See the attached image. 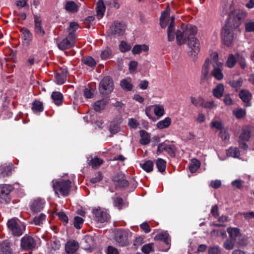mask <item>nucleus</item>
<instances>
[{
    "instance_id": "1",
    "label": "nucleus",
    "mask_w": 254,
    "mask_h": 254,
    "mask_svg": "<svg viewBox=\"0 0 254 254\" xmlns=\"http://www.w3.org/2000/svg\"><path fill=\"white\" fill-rule=\"evenodd\" d=\"M197 32V28L195 26L188 25L186 26L182 25L181 30H178L177 32L175 31V17H171V21L167 29L168 40L170 42L173 41L176 37L177 43L178 45H182L186 43L187 41L192 36H194Z\"/></svg>"
},
{
    "instance_id": "2",
    "label": "nucleus",
    "mask_w": 254,
    "mask_h": 254,
    "mask_svg": "<svg viewBox=\"0 0 254 254\" xmlns=\"http://www.w3.org/2000/svg\"><path fill=\"white\" fill-rule=\"evenodd\" d=\"M71 182L69 180H53L52 185L55 194L58 196V192L64 196L68 195L70 188Z\"/></svg>"
},
{
    "instance_id": "3",
    "label": "nucleus",
    "mask_w": 254,
    "mask_h": 254,
    "mask_svg": "<svg viewBox=\"0 0 254 254\" xmlns=\"http://www.w3.org/2000/svg\"><path fill=\"white\" fill-rule=\"evenodd\" d=\"M9 231L15 237L21 236L26 229L25 224L18 219H11L7 222Z\"/></svg>"
},
{
    "instance_id": "4",
    "label": "nucleus",
    "mask_w": 254,
    "mask_h": 254,
    "mask_svg": "<svg viewBox=\"0 0 254 254\" xmlns=\"http://www.w3.org/2000/svg\"><path fill=\"white\" fill-rule=\"evenodd\" d=\"M248 15V13L242 9H235L229 14V22L228 23L234 28L239 27L242 23V21Z\"/></svg>"
},
{
    "instance_id": "5",
    "label": "nucleus",
    "mask_w": 254,
    "mask_h": 254,
    "mask_svg": "<svg viewBox=\"0 0 254 254\" xmlns=\"http://www.w3.org/2000/svg\"><path fill=\"white\" fill-rule=\"evenodd\" d=\"M234 28H235L233 26L227 24L221 30L222 40L223 44L226 46H230L235 38L233 33Z\"/></svg>"
},
{
    "instance_id": "6",
    "label": "nucleus",
    "mask_w": 254,
    "mask_h": 254,
    "mask_svg": "<svg viewBox=\"0 0 254 254\" xmlns=\"http://www.w3.org/2000/svg\"><path fill=\"white\" fill-rule=\"evenodd\" d=\"M187 45V52L189 56L193 59L195 58L200 49L198 40L192 36L188 41Z\"/></svg>"
},
{
    "instance_id": "7",
    "label": "nucleus",
    "mask_w": 254,
    "mask_h": 254,
    "mask_svg": "<svg viewBox=\"0 0 254 254\" xmlns=\"http://www.w3.org/2000/svg\"><path fill=\"white\" fill-rule=\"evenodd\" d=\"M99 91L102 94L110 93L114 89V82L110 76L105 77L99 84Z\"/></svg>"
},
{
    "instance_id": "8",
    "label": "nucleus",
    "mask_w": 254,
    "mask_h": 254,
    "mask_svg": "<svg viewBox=\"0 0 254 254\" xmlns=\"http://www.w3.org/2000/svg\"><path fill=\"white\" fill-rule=\"evenodd\" d=\"M76 37L74 32H70L68 36L58 43L59 49L64 50L72 47L75 45Z\"/></svg>"
},
{
    "instance_id": "9",
    "label": "nucleus",
    "mask_w": 254,
    "mask_h": 254,
    "mask_svg": "<svg viewBox=\"0 0 254 254\" xmlns=\"http://www.w3.org/2000/svg\"><path fill=\"white\" fill-rule=\"evenodd\" d=\"M36 242L33 237L26 235L20 240L21 249L24 251L32 250L36 247Z\"/></svg>"
},
{
    "instance_id": "10",
    "label": "nucleus",
    "mask_w": 254,
    "mask_h": 254,
    "mask_svg": "<svg viewBox=\"0 0 254 254\" xmlns=\"http://www.w3.org/2000/svg\"><path fill=\"white\" fill-rule=\"evenodd\" d=\"M126 26L124 22L116 21L109 29V33L116 36L124 35L126 31Z\"/></svg>"
},
{
    "instance_id": "11",
    "label": "nucleus",
    "mask_w": 254,
    "mask_h": 254,
    "mask_svg": "<svg viewBox=\"0 0 254 254\" xmlns=\"http://www.w3.org/2000/svg\"><path fill=\"white\" fill-rule=\"evenodd\" d=\"M12 186L8 184H0V201L1 203H7L9 199L8 195L13 190Z\"/></svg>"
},
{
    "instance_id": "12",
    "label": "nucleus",
    "mask_w": 254,
    "mask_h": 254,
    "mask_svg": "<svg viewBox=\"0 0 254 254\" xmlns=\"http://www.w3.org/2000/svg\"><path fill=\"white\" fill-rule=\"evenodd\" d=\"M175 146L173 144H169L166 141L159 144L158 146L157 154H160L163 151H166L171 157L175 155Z\"/></svg>"
},
{
    "instance_id": "13",
    "label": "nucleus",
    "mask_w": 254,
    "mask_h": 254,
    "mask_svg": "<svg viewBox=\"0 0 254 254\" xmlns=\"http://www.w3.org/2000/svg\"><path fill=\"white\" fill-rule=\"evenodd\" d=\"M115 239L120 246H126L128 244V233L123 230H118L115 234Z\"/></svg>"
},
{
    "instance_id": "14",
    "label": "nucleus",
    "mask_w": 254,
    "mask_h": 254,
    "mask_svg": "<svg viewBox=\"0 0 254 254\" xmlns=\"http://www.w3.org/2000/svg\"><path fill=\"white\" fill-rule=\"evenodd\" d=\"M93 214L95 220L99 223H104L108 221L110 218L109 214L101 209L93 210Z\"/></svg>"
},
{
    "instance_id": "15",
    "label": "nucleus",
    "mask_w": 254,
    "mask_h": 254,
    "mask_svg": "<svg viewBox=\"0 0 254 254\" xmlns=\"http://www.w3.org/2000/svg\"><path fill=\"white\" fill-rule=\"evenodd\" d=\"M213 67V69L211 72V75L217 80H221L224 77L222 72L223 69V64L222 63H217Z\"/></svg>"
},
{
    "instance_id": "16",
    "label": "nucleus",
    "mask_w": 254,
    "mask_h": 254,
    "mask_svg": "<svg viewBox=\"0 0 254 254\" xmlns=\"http://www.w3.org/2000/svg\"><path fill=\"white\" fill-rule=\"evenodd\" d=\"M34 22L35 33L39 36H43L45 34V32L41 17L37 15H35L34 17Z\"/></svg>"
},
{
    "instance_id": "17",
    "label": "nucleus",
    "mask_w": 254,
    "mask_h": 254,
    "mask_svg": "<svg viewBox=\"0 0 254 254\" xmlns=\"http://www.w3.org/2000/svg\"><path fill=\"white\" fill-rule=\"evenodd\" d=\"M239 97L242 101L245 103L246 107L251 106L250 101L252 98V94L247 90L242 89L239 92Z\"/></svg>"
},
{
    "instance_id": "18",
    "label": "nucleus",
    "mask_w": 254,
    "mask_h": 254,
    "mask_svg": "<svg viewBox=\"0 0 254 254\" xmlns=\"http://www.w3.org/2000/svg\"><path fill=\"white\" fill-rule=\"evenodd\" d=\"M79 248L78 243L74 240H70L65 244V250L67 254H75Z\"/></svg>"
},
{
    "instance_id": "19",
    "label": "nucleus",
    "mask_w": 254,
    "mask_h": 254,
    "mask_svg": "<svg viewBox=\"0 0 254 254\" xmlns=\"http://www.w3.org/2000/svg\"><path fill=\"white\" fill-rule=\"evenodd\" d=\"M170 7L169 6H168L166 9L164 11H162L161 13V15L160 18V24L162 28H166L167 25L169 24L171 20L170 21L167 20L166 18L170 15Z\"/></svg>"
},
{
    "instance_id": "20",
    "label": "nucleus",
    "mask_w": 254,
    "mask_h": 254,
    "mask_svg": "<svg viewBox=\"0 0 254 254\" xmlns=\"http://www.w3.org/2000/svg\"><path fill=\"white\" fill-rule=\"evenodd\" d=\"M45 201L43 199H37L33 201L31 205V209L34 212L40 211L44 208Z\"/></svg>"
},
{
    "instance_id": "21",
    "label": "nucleus",
    "mask_w": 254,
    "mask_h": 254,
    "mask_svg": "<svg viewBox=\"0 0 254 254\" xmlns=\"http://www.w3.org/2000/svg\"><path fill=\"white\" fill-rule=\"evenodd\" d=\"M11 174V166L6 164L0 166V179L9 176Z\"/></svg>"
},
{
    "instance_id": "22",
    "label": "nucleus",
    "mask_w": 254,
    "mask_h": 254,
    "mask_svg": "<svg viewBox=\"0 0 254 254\" xmlns=\"http://www.w3.org/2000/svg\"><path fill=\"white\" fill-rule=\"evenodd\" d=\"M106 7L103 0H98L96 5L97 16L99 19L103 17L105 11Z\"/></svg>"
},
{
    "instance_id": "23",
    "label": "nucleus",
    "mask_w": 254,
    "mask_h": 254,
    "mask_svg": "<svg viewBox=\"0 0 254 254\" xmlns=\"http://www.w3.org/2000/svg\"><path fill=\"white\" fill-rule=\"evenodd\" d=\"M224 92V86L222 83L218 84L212 90L213 96L218 99L222 97Z\"/></svg>"
},
{
    "instance_id": "24",
    "label": "nucleus",
    "mask_w": 254,
    "mask_h": 254,
    "mask_svg": "<svg viewBox=\"0 0 254 254\" xmlns=\"http://www.w3.org/2000/svg\"><path fill=\"white\" fill-rule=\"evenodd\" d=\"M65 9L68 12H76L79 9L78 5L73 1H68L64 5Z\"/></svg>"
},
{
    "instance_id": "25",
    "label": "nucleus",
    "mask_w": 254,
    "mask_h": 254,
    "mask_svg": "<svg viewBox=\"0 0 254 254\" xmlns=\"http://www.w3.org/2000/svg\"><path fill=\"white\" fill-rule=\"evenodd\" d=\"M227 232L230 238L235 241L241 236L240 230L237 228L229 227L227 229Z\"/></svg>"
},
{
    "instance_id": "26",
    "label": "nucleus",
    "mask_w": 254,
    "mask_h": 254,
    "mask_svg": "<svg viewBox=\"0 0 254 254\" xmlns=\"http://www.w3.org/2000/svg\"><path fill=\"white\" fill-rule=\"evenodd\" d=\"M140 136V142L142 145H146L150 142L149 134L144 130H141L139 132Z\"/></svg>"
},
{
    "instance_id": "27",
    "label": "nucleus",
    "mask_w": 254,
    "mask_h": 254,
    "mask_svg": "<svg viewBox=\"0 0 254 254\" xmlns=\"http://www.w3.org/2000/svg\"><path fill=\"white\" fill-rule=\"evenodd\" d=\"M120 86L122 89L127 91H131L133 88L130 78L122 79L120 81Z\"/></svg>"
},
{
    "instance_id": "28",
    "label": "nucleus",
    "mask_w": 254,
    "mask_h": 254,
    "mask_svg": "<svg viewBox=\"0 0 254 254\" xmlns=\"http://www.w3.org/2000/svg\"><path fill=\"white\" fill-rule=\"evenodd\" d=\"M51 97L56 105H61L63 101V96L60 92H53L52 94Z\"/></svg>"
},
{
    "instance_id": "29",
    "label": "nucleus",
    "mask_w": 254,
    "mask_h": 254,
    "mask_svg": "<svg viewBox=\"0 0 254 254\" xmlns=\"http://www.w3.org/2000/svg\"><path fill=\"white\" fill-rule=\"evenodd\" d=\"M149 50L148 47L145 45H135L132 50V52L133 54H138L142 52H147Z\"/></svg>"
},
{
    "instance_id": "30",
    "label": "nucleus",
    "mask_w": 254,
    "mask_h": 254,
    "mask_svg": "<svg viewBox=\"0 0 254 254\" xmlns=\"http://www.w3.org/2000/svg\"><path fill=\"white\" fill-rule=\"evenodd\" d=\"M155 115L159 118L163 116L165 114L164 108L163 106L156 104L152 106Z\"/></svg>"
},
{
    "instance_id": "31",
    "label": "nucleus",
    "mask_w": 254,
    "mask_h": 254,
    "mask_svg": "<svg viewBox=\"0 0 254 254\" xmlns=\"http://www.w3.org/2000/svg\"><path fill=\"white\" fill-rule=\"evenodd\" d=\"M171 119L169 117H166L157 124V127L159 129H164L169 127L171 124Z\"/></svg>"
},
{
    "instance_id": "32",
    "label": "nucleus",
    "mask_w": 254,
    "mask_h": 254,
    "mask_svg": "<svg viewBox=\"0 0 254 254\" xmlns=\"http://www.w3.org/2000/svg\"><path fill=\"white\" fill-rule=\"evenodd\" d=\"M227 155L229 157L233 158H239L240 155V152L238 148L236 147H230L227 150Z\"/></svg>"
},
{
    "instance_id": "33",
    "label": "nucleus",
    "mask_w": 254,
    "mask_h": 254,
    "mask_svg": "<svg viewBox=\"0 0 254 254\" xmlns=\"http://www.w3.org/2000/svg\"><path fill=\"white\" fill-rule=\"evenodd\" d=\"M107 99H103L101 100L97 101L94 103V108L96 111H100L104 109L105 106L107 104Z\"/></svg>"
},
{
    "instance_id": "34",
    "label": "nucleus",
    "mask_w": 254,
    "mask_h": 254,
    "mask_svg": "<svg viewBox=\"0 0 254 254\" xmlns=\"http://www.w3.org/2000/svg\"><path fill=\"white\" fill-rule=\"evenodd\" d=\"M22 33V38L26 42L30 41L32 38V34L30 31L26 28H22L20 30Z\"/></svg>"
},
{
    "instance_id": "35",
    "label": "nucleus",
    "mask_w": 254,
    "mask_h": 254,
    "mask_svg": "<svg viewBox=\"0 0 254 254\" xmlns=\"http://www.w3.org/2000/svg\"><path fill=\"white\" fill-rule=\"evenodd\" d=\"M200 163L196 159H192L189 165V170L191 173L195 172L200 167Z\"/></svg>"
},
{
    "instance_id": "36",
    "label": "nucleus",
    "mask_w": 254,
    "mask_h": 254,
    "mask_svg": "<svg viewBox=\"0 0 254 254\" xmlns=\"http://www.w3.org/2000/svg\"><path fill=\"white\" fill-rule=\"evenodd\" d=\"M209 60L206 59L204 62L201 70V73L203 77L206 78L209 72Z\"/></svg>"
},
{
    "instance_id": "37",
    "label": "nucleus",
    "mask_w": 254,
    "mask_h": 254,
    "mask_svg": "<svg viewBox=\"0 0 254 254\" xmlns=\"http://www.w3.org/2000/svg\"><path fill=\"white\" fill-rule=\"evenodd\" d=\"M190 100L191 103L196 107H201L203 103V98L199 96L197 98H196L194 96H190Z\"/></svg>"
},
{
    "instance_id": "38",
    "label": "nucleus",
    "mask_w": 254,
    "mask_h": 254,
    "mask_svg": "<svg viewBox=\"0 0 254 254\" xmlns=\"http://www.w3.org/2000/svg\"><path fill=\"white\" fill-rule=\"evenodd\" d=\"M82 62L86 65L94 67L96 64L95 60L91 57H84L82 59Z\"/></svg>"
},
{
    "instance_id": "39",
    "label": "nucleus",
    "mask_w": 254,
    "mask_h": 254,
    "mask_svg": "<svg viewBox=\"0 0 254 254\" xmlns=\"http://www.w3.org/2000/svg\"><path fill=\"white\" fill-rule=\"evenodd\" d=\"M141 167L146 172H150L153 170V163L152 161L148 160L143 163H140Z\"/></svg>"
},
{
    "instance_id": "40",
    "label": "nucleus",
    "mask_w": 254,
    "mask_h": 254,
    "mask_svg": "<svg viewBox=\"0 0 254 254\" xmlns=\"http://www.w3.org/2000/svg\"><path fill=\"white\" fill-rule=\"evenodd\" d=\"M0 254H12V251L7 244H1L0 245Z\"/></svg>"
},
{
    "instance_id": "41",
    "label": "nucleus",
    "mask_w": 254,
    "mask_h": 254,
    "mask_svg": "<svg viewBox=\"0 0 254 254\" xmlns=\"http://www.w3.org/2000/svg\"><path fill=\"white\" fill-rule=\"evenodd\" d=\"M251 136L250 130L249 128H243L240 135V139L243 141H248Z\"/></svg>"
},
{
    "instance_id": "42",
    "label": "nucleus",
    "mask_w": 254,
    "mask_h": 254,
    "mask_svg": "<svg viewBox=\"0 0 254 254\" xmlns=\"http://www.w3.org/2000/svg\"><path fill=\"white\" fill-rule=\"evenodd\" d=\"M156 166L158 171L161 173L165 171L166 169V161L162 158H159L156 161Z\"/></svg>"
},
{
    "instance_id": "43",
    "label": "nucleus",
    "mask_w": 254,
    "mask_h": 254,
    "mask_svg": "<svg viewBox=\"0 0 254 254\" xmlns=\"http://www.w3.org/2000/svg\"><path fill=\"white\" fill-rule=\"evenodd\" d=\"M233 115L237 119H241L246 116V111L242 108H237L233 110Z\"/></svg>"
},
{
    "instance_id": "44",
    "label": "nucleus",
    "mask_w": 254,
    "mask_h": 254,
    "mask_svg": "<svg viewBox=\"0 0 254 254\" xmlns=\"http://www.w3.org/2000/svg\"><path fill=\"white\" fill-rule=\"evenodd\" d=\"M158 238L164 241L167 245H170L171 239L169 235L166 232H162L158 235Z\"/></svg>"
},
{
    "instance_id": "45",
    "label": "nucleus",
    "mask_w": 254,
    "mask_h": 254,
    "mask_svg": "<svg viewBox=\"0 0 254 254\" xmlns=\"http://www.w3.org/2000/svg\"><path fill=\"white\" fill-rule=\"evenodd\" d=\"M120 129V124L118 122H112L110 126V130L111 133L116 134L119 132Z\"/></svg>"
},
{
    "instance_id": "46",
    "label": "nucleus",
    "mask_w": 254,
    "mask_h": 254,
    "mask_svg": "<svg viewBox=\"0 0 254 254\" xmlns=\"http://www.w3.org/2000/svg\"><path fill=\"white\" fill-rule=\"evenodd\" d=\"M103 161L102 160L97 158L95 157L92 158L89 162V165L91 166L93 168H97L100 165H101L103 163Z\"/></svg>"
},
{
    "instance_id": "47",
    "label": "nucleus",
    "mask_w": 254,
    "mask_h": 254,
    "mask_svg": "<svg viewBox=\"0 0 254 254\" xmlns=\"http://www.w3.org/2000/svg\"><path fill=\"white\" fill-rule=\"evenodd\" d=\"M142 252L145 254H148L154 251V244L149 243L143 245L141 249Z\"/></svg>"
},
{
    "instance_id": "48",
    "label": "nucleus",
    "mask_w": 254,
    "mask_h": 254,
    "mask_svg": "<svg viewBox=\"0 0 254 254\" xmlns=\"http://www.w3.org/2000/svg\"><path fill=\"white\" fill-rule=\"evenodd\" d=\"M32 109L35 112L43 111V108L42 102L37 101L33 102L32 104Z\"/></svg>"
},
{
    "instance_id": "49",
    "label": "nucleus",
    "mask_w": 254,
    "mask_h": 254,
    "mask_svg": "<svg viewBox=\"0 0 254 254\" xmlns=\"http://www.w3.org/2000/svg\"><path fill=\"white\" fill-rule=\"evenodd\" d=\"M245 30L248 32H254V20H248L245 23Z\"/></svg>"
},
{
    "instance_id": "50",
    "label": "nucleus",
    "mask_w": 254,
    "mask_h": 254,
    "mask_svg": "<svg viewBox=\"0 0 254 254\" xmlns=\"http://www.w3.org/2000/svg\"><path fill=\"white\" fill-rule=\"evenodd\" d=\"M46 219V215L41 213L38 216H35L33 219V222L35 225H41Z\"/></svg>"
},
{
    "instance_id": "51",
    "label": "nucleus",
    "mask_w": 254,
    "mask_h": 254,
    "mask_svg": "<svg viewBox=\"0 0 254 254\" xmlns=\"http://www.w3.org/2000/svg\"><path fill=\"white\" fill-rule=\"evenodd\" d=\"M83 223V219L79 216H75L74 218L73 225L76 229H80Z\"/></svg>"
},
{
    "instance_id": "52",
    "label": "nucleus",
    "mask_w": 254,
    "mask_h": 254,
    "mask_svg": "<svg viewBox=\"0 0 254 254\" xmlns=\"http://www.w3.org/2000/svg\"><path fill=\"white\" fill-rule=\"evenodd\" d=\"M120 51L123 53L127 52L131 49V46L125 41H122L119 45Z\"/></svg>"
},
{
    "instance_id": "53",
    "label": "nucleus",
    "mask_w": 254,
    "mask_h": 254,
    "mask_svg": "<svg viewBox=\"0 0 254 254\" xmlns=\"http://www.w3.org/2000/svg\"><path fill=\"white\" fill-rule=\"evenodd\" d=\"M235 244V241L232 239H228L224 243L223 246L225 249L230 250L234 248Z\"/></svg>"
},
{
    "instance_id": "54",
    "label": "nucleus",
    "mask_w": 254,
    "mask_h": 254,
    "mask_svg": "<svg viewBox=\"0 0 254 254\" xmlns=\"http://www.w3.org/2000/svg\"><path fill=\"white\" fill-rule=\"evenodd\" d=\"M57 82L59 84H64L66 80V77L64 74L57 73L56 75Z\"/></svg>"
},
{
    "instance_id": "55",
    "label": "nucleus",
    "mask_w": 254,
    "mask_h": 254,
    "mask_svg": "<svg viewBox=\"0 0 254 254\" xmlns=\"http://www.w3.org/2000/svg\"><path fill=\"white\" fill-rule=\"evenodd\" d=\"M209 254H220L221 249L218 246H213L209 247L208 250Z\"/></svg>"
},
{
    "instance_id": "56",
    "label": "nucleus",
    "mask_w": 254,
    "mask_h": 254,
    "mask_svg": "<svg viewBox=\"0 0 254 254\" xmlns=\"http://www.w3.org/2000/svg\"><path fill=\"white\" fill-rule=\"evenodd\" d=\"M236 63V58L233 55H230L226 62V65L230 68L233 67Z\"/></svg>"
},
{
    "instance_id": "57",
    "label": "nucleus",
    "mask_w": 254,
    "mask_h": 254,
    "mask_svg": "<svg viewBox=\"0 0 254 254\" xmlns=\"http://www.w3.org/2000/svg\"><path fill=\"white\" fill-rule=\"evenodd\" d=\"M113 200L115 206L118 207L119 209H121L123 206V200L121 197H113Z\"/></svg>"
},
{
    "instance_id": "58",
    "label": "nucleus",
    "mask_w": 254,
    "mask_h": 254,
    "mask_svg": "<svg viewBox=\"0 0 254 254\" xmlns=\"http://www.w3.org/2000/svg\"><path fill=\"white\" fill-rule=\"evenodd\" d=\"M112 51L109 48H107L101 53V57L103 60H106L111 57Z\"/></svg>"
},
{
    "instance_id": "59",
    "label": "nucleus",
    "mask_w": 254,
    "mask_h": 254,
    "mask_svg": "<svg viewBox=\"0 0 254 254\" xmlns=\"http://www.w3.org/2000/svg\"><path fill=\"white\" fill-rule=\"evenodd\" d=\"M94 90L92 88H86L84 90V96L86 98H92L94 95Z\"/></svg>"
},
{
    "instance_id": "60",
    "label": "nucleus",
    "mask_w": 254,
    "mask_h": 254,
    "mask_svg": "<svg viewBox=\"0 0 254 254\" xmlns=\"http://www.w3.org/2000/svg\"><path fill=\"white\" fill-rule=\"evenodd\" d=\"M242 80L240 78L237 80H233L230 82L232 87L236 89L239 88L242 84Z\"/></svg>"
},
{
    "instance_id": "61",
    "label": "nucleus",
    "mask_w": 254,
    "mask_h": 254,
    "mask_svg": "<svg viewBox=\"0 0 254 254\" xmlns=\"http://www.w3.org/2000/svg\"><path fill=\"white\" fill-rule=\"evenodd\" d=\"M215 106L214 102L213 101H209L206 102L205 101V100L203 99V103L202 104V107L205 108H208V109H211L213 108Z\"/></svg>"
},
{
    "instance_id": "62",
    "label": "nucleus",
    "mask_w": 254,
    "mask_h": 254,
    "mask_svg": "<svg viewBox=\"0 0 254 254\" xmlns=\"http://www.w3.org/2000/svg\"><path fill=\"white\" fill-rule=\"evenodd\" d=\"M241 214L244 217L246 220L248 221L254 218V211H251L250 212H242L241 213Z\"/></svg>"
},
{
    "instance_id": "63",
    "label": "nucleus",
    "mask_w": 254,
    "mask_h": 254,
    "mask_svg": "<svg viewBox=\"0 0 254 254\" xmlns=\"http://www.w3.org/2000/svg\"><path fill=\"white\" fill-rule=\"evenodd\" d=\"M107 254H119L117 249L113 246H108L106 250Z\"/></svg>"
},
{
    "instance_id": "64",
    "label": "nucleus",
    "mask_w": 254,
    "mask_h": 254,
    "mask_svg": "<svg viewBox=\"0 0 254 254\" xmlns=\"http://www.w3.org/2000/svg\"><path fill=\"white\" fill-rule=\"evenodd\" d=\"M223 101H224V103L226 105L230 106V105H232L233 103V101L231 97H230V94H226V95H225L224 98V99H223Z\"/></svg>"
}]
</instances>
